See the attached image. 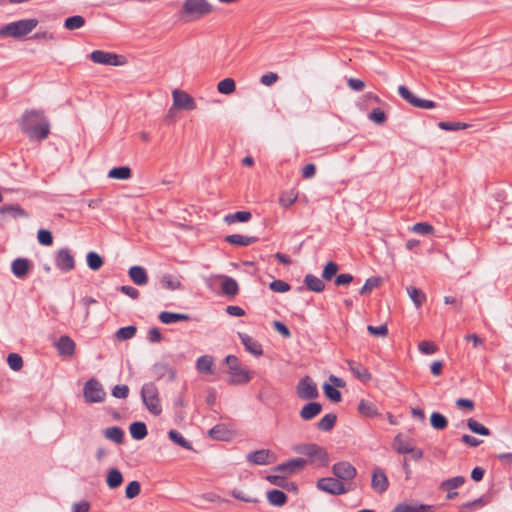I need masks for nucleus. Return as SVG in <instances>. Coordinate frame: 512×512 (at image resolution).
Masks as SVG:
<instances>
[{
  "mask_svg": "<svg viewBox=\"0 0 512 512\" xmlns=\"http://www.w3.org/2000/svg\"><path fill=\"white\" fill-rule=\"evenodd\" d=\"M18 126L31 141H43L50 134V122L42 109L26 110L18 120Z\"/></svg>",
  "mask_w": 512,
  "mask_h": 512,
  "instance_id": "nucleus-1",
  "label": "nucleus"
},
{
  "mask_svg": "<svg viewBox=\"0 0 512 512\" xmlns=\"http://www.w3.org/2000/svg\"><path fill=\"white\" fill-rule=\"evenodd\" d=\"M213 11V6L207 0H185L180 10V16L185 22L198 20Z\"/></svg>",
  "mask_w": 512,
  "mask_h": 512,
  "instance_id": "nucleus-2",
  "label": "nucleus"
},
{
  "mask_svg": "<svg viewBox=\"0 0 512 512\" xmlns=\"http://www.w3.org/2000/svg\"><path fill=\"white\" fill-rule=\"evenodd\" d=\"M37 25L38 20L36 18L11 22L0 28V37L21 38L29 34Z\"/></svg>",
  "mask_w": 512,
  "mask_h": 512,
  "instance_id": "nucleus-3",
  "label": "nucleus"
},
{
  "mask_svg": "<svg viewBox=\"0 0 512 512\" xmlns=\"http://www.w3.org/2000/svg\"><path fill=\"white\" fill-rule=\"evenodd\" d=\"M226 363L229 368L228 383L231 385L246 384L251 380L250 371L240 364L239 359L234 355L226 357Z\"/></svg>",
  "mask_w": 512,
  "mask_h": 512,
  "instance_id": "nucleus-4",
  "label": "nucleus"
},
{
  "mask_svg": "<svg viewBox=\"0 0 512 512\" xmlns=\"http://www.w3.org/2000/svg\"><path fill=\"white\" fill-rule=\"evenodd\" d=\"M141 397L144 405L150 411V413L153 415H159L162 412L159 392L155 384H144L141 390Z\"/></svg>",
  "mask_w": 512,
  "mask_h": 512,
  "instance_id": "nucleus-5",
  "label": "nucleus"
},
{
  "mask_svg": "<svg viewBox=\"0 0 512 512\" xmlns=\"http://www.w3.org/2000/svg\"><path fill=\"white\" fill-rule=\"evenodd\" d=\"M296 451L309 457L311 463L316 466H327L329 463L327 451L317 444L301 445L296 448Z\"/></svg>",
  "mask_w": 512,
  "mask_h": 512,
  "instance_id": "nucleus-6",
  "label": "nucleus"
},
{
  "mask_svg": "<svg viewBox=\"0 0 512 512\" xmlns=\"http://www.w3.org/2000/svg\"><path fill=\"white\" fill-rule=\"evenodd\" d=\"M316 486L319 490L328 493L330 495H343L353 490L352 484H345L336 477H324L320 478Z\"/></svg>",
  "mask_w": 512,
  "mask_h": 512,
  "instance_id": "nucleus-7",
  "label": "nucleus"
},
{
  "mask_svg": "<svg viewBox=\"0 0 512 512\" xmlns=\"http://www.w3.org/2000/svg\"><path fill=\"white\" fill-rule=\"evenodd\" d=\"M89 58L97 64L122 66L126 64L127 60L124 56L103 50H94L90 53Z\"/></svg>",
  "mask_w": 512,
  "mask_h": 512,
  "instance_id": "nucleus-8",
  "label": "nucleus"
},
{
  "mask_svg": "<svg viewBox=\"0 0 512 512\" xmlns=\"http://www.w3.org/2000/svg\"><path fill=\"white\" fill-rule=\"evenodd\" d=\"M83 395L86 402L99 403L105 399L106 393L98 380L90 379L84 385Z\"/></svg>",
  "mask_w": 512,
  "mask_h": 512,
  "instance_id": "nucleus-9",
  "label": "nucleus"
},
{
  "mask_svg": "<svg viewBox=\"0 0 512 512\" xmlns=\"http://www.w3.org/2000/svg\"><path fill=\"white\" fill-rule=\"evenodd\" d=\"M332 472L339 481L345 484H351V481L356 477V468L348 461H340L333 465Z\"/></svg>",
  "mask_w": 512,
  "mask_h": 512,
  "instance_id": "nucleus-10",
  "label": "nucleus"
},
{
  "mask_svg": "<svg viewBox=\"0 0 512 512\" xmlns=\"http://www.w3.org/2000/svg\"><path fill=\"white\" fill-rule=\"evenodd\" d=\"M296 394L302 400H312L319 395L316 383L309 376L300 379L296 386Z\"/></svg>",
  "mask_w": 512,
  "mask_h": 512,
  "instance_id": "nucleus-11",
  "label": "nucleus"
},
{
  "mask_svg": "<svg viewBox=\"0 0 512 512\" xmlns=\"http://www.w3.org/2000/svg\"><path fill=\"white\" fill-rule=\"evenodd\" d=\"M172 96L173 105L178 109L192 111L197 107L194 98L185 91L175 89Z\"/></svg>",
  "mask_w": 512,
  "mask_h": 512,
  "instance_id": "nucleus-12",
  "label": "nucleus"
},
{
  "mask_svg": "<svg viewBox=\"0 0 512 512\" xmlns=\"http://www.w3.org/2000/svg\"><path fill=\"white\" fill-rule=\"evenodd\" d=\"M275 460L274 453L268 449L257 450L247 455V461L253 465H269L274 463Z\"/></svg>",
  "mask_w": 512,
  "mask_h": 512,
  "instance_id": "nucleus-13",
  "label": "nucleus"
},
{
  "mask_svg": "<svg viewBox=\"0 0 512 512\" xmlns=\"http://www.w3.org/2000/svg\"><path fill=\"white\" fill-rule=\"evenodd\" d=\"M389 486L388 478L381 468H374L372 471L371 487L378 493H384Z\"/></svg>",
  "mask_w": 512,
  "mask_h": 512,
  "instance_id": "nucleus-14",
  "label": "nucleus"
},
{
  "mask_svg": "<svg viewBox=\"0 0 512 512\" xmlns=\"http://www.w3.org/2000/svg\"><path fill=\"white\" fill-rule=\"evenodd\" d=\"M0 215L3 220H17L19 218H27V212L18 204L3 205L0 207Z\"/></svg>",
  "mask_w": 512,
  "mask_h": 512,
  "instance_id": "nucleus-15",
  "label": "nucleus"
},
{
  "mask_svg": "<svg viewBox=\"0 0 512 512\" xmlns=\"http://www.w3.org/2000/svg\"><path fill=\"white\" fill-rule=\"evenodd\" d=\"M465 478L463 476H456L450 479L444 480L440 484V489L447 492V499H454L457 496V492L454 490L461 487L465 483Z\"/></svg>",
  "mask_w": 512,
  "mask_h": 512,
  "instance_id": "nucleus-16",
  "label": "nucleus"
},
{
  "mask_svg": "<svg viewBox=\"0 0 512 512\" xmlns=\"http://www.w3.org/2000/svg\"><path fill=\"white\" fill-rule=\"evenodd\" d=\"M56 265L60 270L65 272L74 269L75 260L68 249H61L58 251L56 256Z\"/></svg>",
  "mask_w": 512,
  "mask_h": 512,
  "instance_id": "nucleus-17",
  "label": "nucleus"
},
{
  "mask_svg": "<svg viewBox=\"0 0 512 512\" xmlns=\"http://www.w3.org/2000/svg\"><path fill=\"white\" fill-rule=\"evenodd\" d=\"M358 413L367 418H375L380 416L379 409L375 402L368 399H361L357 406Z\"/></svg>",
  "mask_w": 512,
  "mask_h": 512,
  "instance_id": "nucleus-18",
  "label": "nucleus"
},
{
  "mask_svg": "<svg viewBox=\"0 0 512 512\" xmlns=\"http://www.w3.org/2000/svg\"><path fill=\"white\" fill-rule=\"evenodd\" d=\"M58 353L62 356H73L75 353V342L71 337L64 335L55 343Z\"/></svg>",
  "mask_w": 512,
  "mask_h": 512,
  "instance_id": "nucleus-19",
  "label": "nucleus"
},
{
  "mask_svg": "<svg viewBox=\"0 0 512 512\" xmlns=\"http://www.w3.org/2000/svg\"><path fill=\"white\" fill-rule=\"evenodd\" d=\"M306 465L307 461L305 459L295 458L278 465L276 467V470L280 472H285L287 474H293L296 471L303 469Z\"/></svg>",
  "mask_w": 512,
  "mask_h": 512,
  "instance_id": "nucleus-20",
  "label": "nucleus"
},
{
  "mask_svg": "<svg viewBox=\"0 0 512 512\" xmlns=\"http://www.w3.org/2000/svg\"><path fill=\"white\" fill-rule=\"evenodd\" d=\"M240 340L246 350L255 356H261L263 354L261 344L251 336L245 333H239Z\"/></svg>",
  "mask_w": 512,
  "mask_h": 512,
  "instance_id": "nucleus-21",
  "label": "nucleus"
},
{
  "mask_svg": "<svg viewBox=\"0 0 512 512\" xmlns=\"http://www.w3.org/2000/svg\"><path fill=\"white\" fill-rule=\"evenodd\" d=\"M322 411V405L318 402H309L299 412L300 417L309 421L315 418Z\"/></svg>",
  "mask_w": 512,
  "mask_h": 512,
  "instance_id": "nucleus-22",
  "label": "nucleus"
},
{
  "mask_svg": "<svg viewBox=\"0 0 512 512\" xmlns=\"http://www.w3.org/2000/svg\"><path fill=\"white\" fill-rule=\"evenodd\" d=\"M218 278L221 279L222 281L221 290L225 295L230 297H234L235 295H237L239 287L237 282L233 278L225 275H219Z\"/></svg>",
  "mask_w": 512,
  "mask_h": 512,
  "instance_id": "nucleus-23",
  "label": "nucleus"
},
{
  "mask_svg": "<svg viewBox=\"0 0 512 512\" xmlns=\"http://www.w3.org/2000/svg\"><path fill=\"white\" fill-rule=\"evenodd\" d=\"M30 262L25 258H17L12 262V272L18 278H23L30 270Z\"/></svg>",
  "mask_w": 512,
  "mask_h": 512,
  "instance_id": "nucleus-24",
  "label": "nucleus"
},
{
  "mask_svg": "<svg viewBox=\"0 0 512 512\" xmlns=\"http://www.w3.org/2000/svg\"><path fill=\"white\" fill-rule=\"evenodd\" d=\"M393 447L400 454H407L414 451V445L411 440L400 434L394 438Z\"/></svg>",
  "mask_w": 512,
  "mask_h": 512,
  "instance_id": "nucleus-25",
  "label": "nucleus"
},
{
  "mask_svg": "<svg viewBox=\"0 0 512 512\" xmlns=\"http://www.w3.org/2000/svg\"><path fill=\"white\" fill-rule=\"evenodd\" d=\"M391 512H433V507L424 504H398Z\"/></svg>",
  "mask_w": 512,
  "mask_h": 512,
  "instance_id": "nucleus-26",
  "label": "nucleus"
},
{
  "mask_svg": "<svg viewBox=\"0 0 512 512\" xmlns=\"http://www.w3.org/2000/svg\"><path fill=\"white\" fill-rule=\"evenodd\" d=\"M225 240L235 246H248L258 240L256 236H247L242 234H232L226 236Z\"/></svg>",
  "mask_w": 512,
  "mask_h": 512,
  "instance_id": "nucleus-27",
  "label": "nucleus"
},
{
  "mask_svg": "<svg viewBox=\"0 0 512 512\" xmlns=\"http://www.w3.org/2000/svg\"><path fill=\"white\" fill-rule=\"evenodd\" d=\"M129 277L134 284L139 286L145 285L148 282L146 270L141 266H132L129 269Z\"/></svg>",
  "mask_w": 512,
  "mask_h": 512,
  "instance_id": "nucleus-28",
  "label": "nucleus"
},
{
  "mask_svg": "<svg viewBox=\"0 0 512 512\" xmlns=\"http://www.w3.org/2000/svg\"><path fill=\"white\" fill-rule=\"evenodd\" d=\"M251 217L252 214L249 211H237L224 215L222 219L227 224H233L235 222H248Z\"/></svg>",
  "mask_w": 512,
  "mask_h": 512,
  "instance_id": "nucleus-29",
  "label": "nucleus"
},
{
  "mask_svg": "<svg viewBox=\"0 0 512 512\" xmlns=\"http://www.w3.org/2000/svg\"><path fill=\"white\" fill-rule=\"evenodd\" d=\"M307 288L313 292L320 293L325 289L324 282L315 275L307 274L304 278Z\"/></svg>",
  "mask_w": 512,
  "mask_h": 512,
  "instance_id": "nucleus-30",
  "label": "nucleus"
},
{
  "mask_svg": "<svg viewBox=\"0 0 512 512\" xmlns=\"http://www.w3.org/2000/svg\"><path fill=\"white\" fill-rule=\"evenodd\" d=\"M132 176V170L128 166L114 167L109 170L108 177L112 179L127 180Z\"/></svg>",
  "mask_w": 512,
  "mask_h": 512,
  "instance_id": "nucleus-31",
  "label": "nucleus"
},
{
  "mask_svg": "<svg viewBox=\"0 0 512 512\" xmlns=\"http://www.w3.org/2000/svg\"><path fill=\"white\" fill-rule=\"evenodd\" d=\"M159 320L164 324H171L178 321H188L189 316L187 314L163 311L159 314Z\"/></svg>",
  "mask_w": 512,
  "mask_h": 512,
  "instance_id": "nucleus-32",
  "label": "nucleus"
},
{
  "mask_svg": "<svg viewBox=\"0 0 512 512\" xmlns=\"http://www.w3.org/2000/svg\"><path fill=\"white\" fill-rule=\"evenodd\" d=\"M267 500L273 506H283L287 502V495L281 490H271L267 493Z\"/></svg>",
  "mask_w": 512,
  "mask_h": 512,
  "instance_id": "nucleus-33",
  "label": "nucleus"
},
{
  "mask_svg": "<svg viewBox=\"0 0 512 512\" xmlns=\"http://www.w3.org/2000/svg\"><path fill=\"white\" fill-rule=\"evenodd\" d=\"M406 291L417 308L421 307L426 301V295L422 290L409 286L406 288Z\"/></svg>",
  "mask_w": 512,
  "mask_h": 512,
  "instance_id": "nucleus-34",
  "label": "nucleus"
},
{
  "mask_svg": "<svg viewBox=\"0 0 512 512\" xmlns=\"http://www.w3.org/2000/svg\"><path fill=\"white\" fill-rule=\"evenodd\" d=\"M123 482L122 473L118 469H111L108 471L106 483L109 488L115 489Z\"/></svg>",
  "mask_w": 512,
  "mask_h": 512,
  "instance_id": "nucleus-35",
  "label": "nucleus"
},
{
  "mask_svg": "<svg viewBox=\"0 0 512 512\" xmlns=\"http://www.w3.org/2000/svg\"><path fill=\"white\" fill-rule=\"evenodd\" d=\"M160 283L166 290L174 291L181 288V281L177 277L170 274L163 275L161 277Z\"/></svg>",
  "mask_w": 512,
  "mask_h": 512,
  "instance_id": "nucleus-36",
  "label": "nucleus"
},
{
  "mask_svg": "<svg viewBox=\"0 0 512 512\" xmlns=\"http://www.w3.org/2000/svg\"><path fill=\"white\" fill-rule=\"evenodd\" d=\"M213 358L209 355L201 356L197 359L196 367L199 372L210 374L212 373Z\"/></svg>",
  "mask_w": 512,
  "mask_h": 512,
  "instance_id": "nucleus-37",
  "label": "nucleus"
},
{
  "mask_svg": "<svg viewBox=\"0 0 512 512\" xmlns=\"http://www.w3.org/2000/svg\"><path fill=\"white\" fill-rule=\"evenodd\" d=\"M168 437L171 441H173L175 444L179 445L182 448H185L187 450H192V445L189 441H187L183 435L178 432L177 430H170L168 432Z\"/></svg>",
  "mask_w": 512,
  "mask_h": 512,
  "instance_id": "nucleus-38",
  "label": "nucleus"
},
{
  "mask_svg": "<svg viewBox=\"0 0 512 512\" xmlns=\"http://www.w3.org/2000/svg\"><path fill=\"white\" fill-rule=\"evenodd\" d=\"M130 434L136 440H141L147 435V428L143 422H134L130 425Z\"/></svg>",
  "mask_w": 512,
  "mask_h": 512,
  "instance_id": "nucleus-39",
  "label": "nucleus"
},
{
  "mask_svg": "<svg viewBox=\"0 0 512 512\" xmlns=\"http://www.w3.org/2000/svg\"><path fill=\"white\" fill-rule=\"evenodd\" d=\"M337 417L333 413L326 414L318 423L317 427L319 430L328 432L330 431L335 423H336Z\"/></svg>",
  "mask_w": 512,
  "mask_h": 512,
  "instance_id": "nucleus-40",
  "label": "nucleus"
},
{
  "mask_svg": "<svg viewBox=\"0 0 512 512\" xmlns=\"http://www.w3.org/2000/svg\"><path fill=\"white\" fill-rule=\"evenodd\" d=\"M85 25V18L81 15L68 17L64 21V27L67 30L80 29Z\"/></svg>",
  "mask_w": 512,
  "mask_h": 512,
  "instance_id": "nucleus-41",
  "label": "nucleus"
},
{
  "mask_svg": "<svg viewBox=\"0 0 512 512\" xmlns=\"http://www.w3.org/2000/svg\"><path fill=\"white\" fill-rule=\"evenodd\" d=\"M104 436L107 439H109V440H111V441H113V442H115L117 444H120V443L123 442L124 434H123L122 429H120L119 427L114 426V427L106 428L104 430Z\"/></svg>",
  "mask_w": 512,
  "mask_h": 512,
  "instance_id": "nucleus-42",
  "label": "nucleus"
},
{
  "mask_svg": "<svg viewBox=\"0 0 512 512\" xmlns=\"http://www.w3.org/2000/svg\"><path fill=\"white\" fill-rule=\"evenodd\" d=\"M217 89L221 94H232L236 90L235 81L232 78H225L218 83Z\"/></svg>",
  "mask_w": 512,
  "mask_h": 512,
  "instance_id": "nucleus-43",
  "label": "nucleus"
},
{
  "mask_svg": "<svg viewBox=\"0 0 512 512\" xmlns=\"http://www.w3.org/2000/svg\"><path fill=\"white\" fill-rule=\"evenodd\" d=\"M298 198V192H296L294 189L283 192L279 197V203L281 206L288 208L292 204L295 203V201Z\"/></svg>",
  "mask_w": 512,
  "mask_h": 512,
  "instance_id": "nucleus-44",
  "label": "nucleus"
},
{
  "mask_svg": "<svg viewBox=\"0 0 512 512\" xmlns=\"http://www.w3.org/2000/svg\"><path fill=\"white\" fill-rule=\"evenodd\" d=\"M136 331L137 329L133 325L122 327L116 331L115 338L119 341L128 340L135 336Z\"/></svg>",
  "mask_w": 512,
  "mask_h": 512,
  "instance_id": "nucleus-45",
  "label": "nucleus"
},
{
  "mask_svg": "<svg viewBox=\"0 0 512 512\" xmlns=\"http://www.w3.org/2000/svg\"><path fill=\"white\" fill-rule=\"evenodd\" d=\"M467 426L475 434L482 436L490 435V430L473 418L467 420Z\"/></svg>",
  "mask_w": 512,
  "mask_h": 512,
  "instance_id": "nucleus-46",
  "label": "nucleus"
},
{
  "mask_svg": "<svg viewBox=\"0 0 512 512\" xmlns=\"http://www.w3.org/2000/svg\"><path fill=\"white\" fill-rule=\"evenodd\" d=\"M488 503L489 500L486 497H479L473 501L464 503L462 509L471 512L486 506Z\"/></svg>",
  "mask_w": 512,
  "mask_h": 512,
  "instance_id": "nucleus-47",
  "label": "nucleus"
},
{
  "mask_svg": "<svg viewBox=\"0 0 512 512\" xmlns=\"http://www.w3.org/2000/svg\"><path fill=\"white\" fill-rule=\"evenodd\" d=\"M470 125L462 122L441 121L438 127L445 131H458L468 128Z\"/></svg>",
  "mask_w": 512,
  "mask_h": 512,
  "instance_id": "nucleus-48",
  "label": "nucleus"
},
{
  "mask_svg": "<svg viewBox=\"0 0 512 512\" xmlns=\"http://www.w3.org/2000/svg\"><path fill=\"white\" fill-rule=\"evenodd\" d=\"M87 264L91 270L97 271L103 265V259L96 252H89L87 254Z\"/></svg>",
  "mask_w": 512,
  "mask_h": 512,
  "instance_id": "nucleus-49",
  "label": "nucleus"
},
{
  "mask_svg": "<svg viewBox=\"0 0 512 512\" xmlns=\"http://www.w3.org/2000/svg\"><path fill=\"white\" fill-rule=\"evenodd\" d=\"M430 422H431L432 427L437 430L445 429L448 424L446 418L438 412H433L431 414Z\"/></svg>",
  "mask_w": 512,
  "mask_h": 512,
  "instance_id": "nucleus-50",
  "label": "nucleus"
},
{
  "mask_svg": "<svg viewBox=\"0 0 512 512\" xmlns=\"http://www.w3.org/2000/svg\"><path fill=\"white\" fill-rule=\"evenodd\" d=\"M323 390H324L325 396L332 402H340L341 401V393L333 385L325 383L323 385Z\"/></svg>",
  "mask_w": 512,
  "mask_h": 512,
  "instance_id": "nucleus-51",
  "label": "nucleus"
},
{
  "mask_svg": "<svg viewBox=\"0 0 512 512\" xmlns=\"http://www.w3.org/2000/svg\"><path fill=\"white\" fill-rule=\"evenodd\" d=\"M398 93L399 95L406 101L408 102L410 105H412L413 107L415 106L416 102H417V99L418 97L416 95H414L408 87H406L405 85H400L398 87Z\"/></svg>",
  "mask_w": 512,
  "mask_h": 512,
  "instance_id": "nucleus-52",
  "label": "nucleus"
},
{
  "mask_svg": "<svg viewBox=\"0 0 512 512\" xmlns=\"http://www.w3.org/2000/svg\"><path fill=\"white\" fill-rule=\"evenodd\" d=\"M368 118L378 125H382L386 122L387 116L385 112L380 108H374L368 115Z\"/></svg>",
  "mask_w": 512,
  "mask_h": 512,
  "instance_id": "nucleus-53",
  "label": "nucleus"
},
{
  "mask_svg": "<svg viewBox=\"0 0 512 512\" xmlns=\"http://www.w3.org/2000/svg\"><path fill=\"white\" fill-rule=\"evenodd\" d=\"M338 265L332 261L328 262L322 272V278L326 281L331 280L334 276H336L338 272Z\"/></svg>",
  "mask_w": 512,
  "mask_h": 512,
  "instance_id": "nucleus-54",
  "label": "nucleus"
},
{
  "mask_svg": "<svg viewBox=\"0 0 512 512\" xmlns=\"http://www.w3.org/2000/svg\"><path fill=\"white\" fill-rule=\"evenodd\" d=\"M7 363L14 371H19L23 367L22 357L17 353H10L7 357Z\"/></svg>",
  "mask_w": 512,
  "mask_h": 512,
  "instance_id": "nucleus-55",
  "label": "nucleus"
},
{
  "mask_svg": "<svg viewBox=\"0 0 512 512\" xmlns=\"http://www.w3.org/2000/svg\"><path fill=\"white\" fill-rule=\"evenodd\" d=\"M350 370L356 375L359 379L368 381L371 378L370 373L367 369L361 367L360 365L356 366L353 362H349Z\"/></svg>",
  "mask_w": 512,
  "mask_h": 512,
  "instance_id": "nucleus-56",
  "label": "nucleus"
},
{
  "mask_svg": "<svg viewBox=\"0 0 512 512\" xmlns=\"http://www.w3.org/2000/svg\"><path fill=\"white\" fill-rule=\"evenodd\" d=\"M380 282H381L380 278H377V277L368 278L366 280L365 284L363 285V287L360 289L359 293L362 295L370 293L374 288L379 286Z\"/></svg>",
  "mask_w": 512,
  "mask_h": 512,
  "instance_id": "nucleus-57",
  "label": "nucleus"
},
{
  "mask_svg": "<svg viewBox=\"0 0 512 512\" xmlns=\"http://www.w3.org/2000/svg\"><path fill=\"white\" fill-rule=\"evenodd\" d=\"M140 491V483L138 481H131L126 487L125 495L128 499H133L139 495Z\"/></svg>",
  "mask_w": 512,
  "mask_h": 512,
  "instance_id": "nucleus-58",
  "label": "nucleus"
},
{
  "mask_svg": "<svg viewBox=\"0 0 512 512\" xmlns=\"http://www.w3.org/2000/svg\"><path fill=\"white\" fill-rule=\"evenodd\" d=\"M367 331L373 336L382 337V338H384L388 335V327L386 324H383L380 326L368 325Z\"/></svg>",
  "mask_w": 512,
  "mask_h": 512,
  "instance_id": "nucleus-59",
  "label": "nucleus"
},
{
  "mask_svg": "<svg viewBox=\"0 0 512 512\" xmlns=\"http://www.w3.org/2000/svg\"><path fill=\"white\" fill-rule=\"evenodd\" d=\"M269 288L274 292L284 293L290 290V285L283 280H274L270 283Z\"/></svg>",
  "mask_w": 512,
  "mask_h": 512,
  "instance_id": "nucleus-60",
  "label": "nucleus"
},
{
  "mask_svg": "<svg viewBox=\"0 0 512 512\" xmlns=\"http://www.w3.org/2000/svg\"><path fill=\"white\" fill-rule=\"evenodd\" d=\"M418 349L421 353L430 355L434 354L437 351V346L432 342L424 340L418 344Z\"/></svg>",
  "mask_w": 512,
  "mask_h": 512,
  "instance_id": "nucleus-61",
  "label": "nucleus"
},
{
  "mask_svg": "<svg viewBox=\"0 0 512 512\" xmlns=\"http://www.w3.org/2000/svg\"><path fill=\"white\" fill-rule=\"evenodd\" d=\"M38 241L42 245L49 246L53 243V236L49 230L41 229L38 231Z\"/></svg>",
  "mask_w": 512,
  "mask_h": 512,
  "instance_id": "nucleus-62",
  "label": "nucleus"
},
{
  "mask_svg": "<svg viewBox=\"0 0 512 512\" xmlns=\"http://www.w3.org/2000/svg\"><path fill=\"white\" fill-rule=\"evenodd\" d=\"M209 434L214 439L225 440V439H227L228 432L224 429V427L218 425V426L213 427L209 431Z\"/></svg>",
  "mask_w": 512,
  "mask_h": 512,
  "instance_id": "nucleus-63",
  "label": "nucleus"
},
{
  "mask_svg": "<svg viewBox=\"0 0 512 512\" xmlns=\"http://www.w3.org/2000/svg\"><path fill=\"white\" fill-rule=\"evenodd\" d=\"M129 394V388L127 385H116L113 389H112V395L115 397V398H121V399H124L128 396Z\"/></svg>",
  "mask_w": 512,
  "mask_h": 512,
  "instance_id": "nucleus-64",
  "label": "nucleus"
}]
</instances>
